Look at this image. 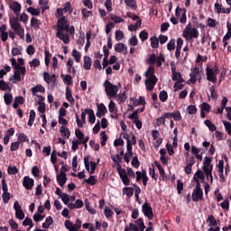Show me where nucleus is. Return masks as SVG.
I'll return each instance as SVG.
<instances>
[{
    "mask_svg": "<svg viewBox=\"0 0 231 231\" xmlns=\"http://www.w3.org/2000/svg\"><path fill=\"white\" fill-rule=\"evenodd\" d=\"M44 91H46V88H44L42 85H37L32 88V93L33 96L37 95V93H44Z\"/></svg>",
    "mask_w": 231,
    "mask_h": 231,
    "instance_id": "obj_37",
    "label": "nucleus"
},
{
    "mask_svg": "<svg viewBox=\"0 0 231 231\" xmlns=\"http://www.w3.org/2000/svg\"><path fill=\"white\" fill-rule=\"evenodd\" d=\"M10 62L14 69V71L21 70L22 75H26V67H21L17 64L15 58H11Z\"/></svg>",
    "mask_w": 231,
    "mask_h": 231,
    "instance_id": "obj_18",
    "label": "nucleus"
},
{
    "mask_svg": "<svg viewBox=\"0 0 231 231\" xmlns=\"http://www.w3.org/2000/svg\"><path fill=\"white\" fill-rule=\"evenodd\" d=\"M53 225V217H47L45 222L42 223V228L48 229Z\"/></svg>",
    "mask_w": 231,
    "mask_h": 231,
    "instance_id": "obj_38",
    "label": "nucleus"
},
{
    "mask_svg": "<svg viewBox=\"0 0 231 231\" xmlns=\"http://www.w3.org/2000/svg\"><path fill=\"white\" fill-rule=\"evenodd\" d=\"M110 19L115 23V24H119L120 23L125 22L122 17L113 14H110Z\"/></svg>",
    "mask_w": 231,
    "mask_h": 231,
    "instance_id": "obj_40",
    "label": "nucleus"
},
{
    "mask_svg": "<svg viewBox=\"0 0 231 231\" xmlns=\"http://www.w3.org/2000/svg\"><path fill=\"white\" fill-rule=\"evenodd\" d=\"M66 98L71 104H75V98L73 97L71 90L69 88H66Z\"/></svg>",
    "mask_w": 231,
    "mask_h": 231,
    "instance_id": "obj_45",
    "label": "nucleus"
},
{
    "mask_svg": "<svg viewBox=\"0 0 231 231\" xmlns=\"http://www.w3.org/2000/svg\"><path fill=\"white\" fill-rule=\"evenodd\" d=\"M57 181L60 187H64V185H66L68 178H66V173L64 171H60V174L57 175Z\"/></svg>",
    "mask_w": 231,
    "mask_h": 231,
    "instance_id": "obj_27",
    "label": "nucleus"
},
{
    "mask_svg": "<svg viewBox=\"0 0 231 231\" xmlns=\"http://www.w3.org/2000/svg\"><path fill=\"white\" fill-rule=\"evenodd\" d=\"M223 125L225 126L227 134H230L231 136V123L223 121Z\"/></svg>",
    "mask_w": 231,
    "mask_h": 231,
    "instance_id": "obj_64",
    "label": "nucleus"
},
{
    "mask_svg": "<svg viewBox=\"0 0 231 231\" xmlns=\"http://www.w3.org/2000/svg\"><path fill=\"white\" fill-rule=\"evenodd\" d=\"M142 210L143 215L148 217V219H152V217H154V214L152 213V208L151 207V205H149V203H144L142 206Z\"/></svg>",
    "mask_w": 231,
    "mask_h": 231,
    "instance_id": "obj_15",
    "label": "nucleus"
},
{
    "mask_svg": "<svg viewBox=\"0 0 231 231\" xmlns=\"http://www.w3.org/2000/svg\"><path fill=\"white\" fill-rule=\"evenodd\" d=\"M143 75L146 79H152V77H156V75H154V67L150 66Z\"/></svg>",
    "mask_w": 231,
    "mask_h": 231,
    "instance_id": "obj_34",
    "label": "nucleus"
},
{
    "mask_svg": "<svg viewBox=\"0 0 231 231\" xmlns=\"http://www.w3.org/2000/svg\"><path fill=\"white\" fill-rule=\"evenodd\" d=\"M86 111L88 115L89 123L93 124L95 122V120H97V117H95V112H93V109H89V110H86Z\"/></svg>",
    "mask_w": 231,
    "mask_h": 231,
    "instance_id": "obj_50",
    "label": "nucleus"
},
{
    "mask_svg": "<svg viewBox=\"0 0 231 231\" xmlns=\"http://www.w3.org/2000/svg\"><path fill=\"white\" fill-rule=\"evenodd\" d=\"M12 71V68L9 65H5L4 69L0 70V79H3L5 75H7Z\"/></svg>",
    "mask_w": 231,
    "mask_h": 231,
    "instance_id": "obj_43",
    "label": "nucleus"
},
{
    "mask_svg": "<svg viewBox=\"0 0 231 231\" xmlns=\"http://www.w3.org/2000/svg\"><path fill=\"white\" fill-rule=\"evenodd\" d=\"M192 199L193 201H199L200 199H203V190L201 189V187H197L195 190L192 193Z\"/></svg>",
    "mask_w": 231,
    "mask_h": 231,
    "instance_id": "obj_19",
    "label": "nucleus"
},
{
    "mask_svg": "<svg viewBox=\"0 0 231 231\" xmlns=\"http://www.w3.org/2000/svg\"><path fill=\"white\" fill-rule=\"evenodd\" d=\"M9 8L14 12V15H19L21 14V5L19 2H11L9 5Z\"/></svg>",
    "mask_w": 231,
    "mask_h": 231,
    "instance_id": "obj_22",
    "label": "nucleus"
},
{
    "mask_svg": "<svg viewBox=\"0 0 231 231\" xmlns=\"http://www.w3.org/2000/svg\"><path fill=\"white\" fill-rule=\"evenodd\" d=\"M9 24L13 32H14V33H16V35H18L20 39H24V28H23V26L21 25V23H19L18 18H15V17L9 18Z\"/></svg>",
    "mask_w": 231,
    "mask_h": 231,
    "instance_id": "obj_2",
    "label": "nucleus"
},
{
    "mask_svg": "<svg viewBox=\"0 0 231 231\" xmlns=\"http://www.w3.org/2000/svg\"><path fill=\"white\" fill-rule=\"evenodd\" d=\"M214 167L212 166V159L210 157H205L203 161L202 170L206 175L207 180L210 179V181H214V177L212 176V171Z\"/></svg>",
    "mask_w": 231,
    "mask_h": 231,
    "instance_id": "obj_4",
    "label": "nucleus"
},
{
    "mask_svg": "<svg viewBox=\"0 0 231 231\" xmlns=\"http://www.w3.org/2000/svg\"><path fill=\"white\" fill-rule=\"evenodd\" d=\"M85 182L88 185H97V177L92 175L88 179L85 180Z\"/></svg>",
    "mask_w": 231,
    "mask_h": 231,
    "instance_id": "obj_58",
    "label": "nucleus"
},
{
    "mask_svg": "<svg viewBox=\"0 0 231 231\" xmlns=\"http://www.w3.org/2000/svg\"><path fill=\"white\" fill-rule=\"evenodd\" d=\"M115 98H116V101L119 104H123V102H125V100H127V96H125V92H123L121 94H116V96H114Z\"/></svg>",
    "mask_w": 231,
    "mask_h": 231,
    "instance_id": "obj_36",
    "label": "nucleus"
},
{
    "mask_svg": "<svg viewBox=\"0 0 231 231\" xmlns=\"http://www.w3.org/2000/svg\"><path fill=\"white\" fill-rule=\"evenodd\" d=\"M151 46L152 48H158V46H160V40L156 37L151 38Z\"/></svg>",
    "mask_w": 231,
    "mask_h": 231,
    "instance_id": "obj_60",
    "label": "nucleus"
},
{
    "mask_svg": "<svg viewBox=\"0 0 231 231\" xmlns=\"http://www.w3.org/2000/svg\"><path fill=\"white\" fill-rule=\"evenodd\" d=\"M31 26L34 28V30H39V26H41V21L35 17L31 18Z\"/></svg>",
    "mask_w": 231,
    "mask_h": 231,
    "instance_id": "obj_39",
    "label": "nucleus"
},
{
    "mask_svg": "<svg viewBox=\"0 0 231 231\" xmlns=\"http://www.w3.org/2000/svg\"><path fill=\"white\" fill-rule=\"evenodd\" d=\"M207 223H208V226H209V228L219 226V220H217L216 217H214V216H212V215L208 216Z\"/></svg>",
    "mask_w": 231,
    "mask_h": 231,
    "instance_id": "obj_25",
    "label": "nucleus"
},
{
    "mask_svg": "<svg viewBox=\"0 0 231 231\" xmlns=\"http://www.w3.org/2000/svg\"><path fill=\"white\" fill-rule=\"evenodd\" d=\"M93 64V61L91 60V58L88 56L84 57V63L83 68L84 69H91V65Z\"/></svg>",
    "mask_w": 231,
    "mask_h": 231,
    "instance_id": "obj_33",
    "label": "nucleus"
},
{
    "mask_svg": "<svg viewBox=\"0 0 231 231\" xmlns=\"http://www.w3.org/2000/svg\"><path fill=\"white\" fill-rule=\"evenodd\" d=\"M187 111L189 115H196V113H198V108H196V106L194 105H189L187 107Z\"/></svg>",
    "mask_w": 231,
    "mask_h": 231,
    "instance_id": "obj_56",
    "label": "nucleus"
},
{
    "mask_svg": "<svg viewBox=\"0 0 231 231\" xmlns=\"http://www.w3.org/2000/svg\"><path fill=\"white\" fill-rule=\"evenodd\" d=\"M128 43L130 46H138V38L136 36H132L128 40Z\"/></svg>",
    "mask_w": 231,
    "mask_h": 231,
    "instance_id": "obj_57",
    "label": "nucleus"
},
{
    "mask_svg": "<svg viewBox=\"0 0 231 231\" xmlns=\"http://www.w3.org/2000/svg\"><path fill=\"white\" fill-rule=\"evenodd\" d=\"M23 226H29L28 230H31V228H33V221L32 220V218L26 217L23 221Z\"/></svg>",
    "mask_w": 231,
    "mask_h": 231,
    "instance_id": "obj_48",
    "label": "nucleus"
},
{
    "mask_svg": "<svg viewBox=\"0 0 231 231\" xmlns=\"http://www.w3.org/2000/svg\"><path fill=\"white\" fill-rule=\"evenodd\" d=\"M100 136H101V145L102 147H104V145H106L107 142V135L106 134V132H101Z\"/></svg>",
    "mask_w": 231,
    "mask_h": 231,
    "instance_id": "obj_63",
    "label": "nucleus"
},
{
    "mask_svg": "<svg viewBox=\"0 0 231 231\" xmlns=\"http://www.w3.org/2000/svg\"><path fill=\"white\" fill-rule=\"evenodd\" d=\"M171 80L174 82H185V79H183V77H181V73L180 71L176 70V64L174 61L171 62Z\"/></svg>",
    "mask_w": 231,
    "mask_h": 231,
    "instance_id": "obj_10",
    "label": "nucleus"
},
{
    "mask_svg": "<svg viewBox=\"0 0 231 231\" xmlns=\"http://www.w3.org/2000/svg\"><path fill=\"white\" fill-rule=\"evenodd\" d=\"M114 48L115 51H116L117 53H124L125 55H127V46H125L124 43H116Z\"/></svg>",
    "mask_w": 231,
    "mask_h": 231,
    "instance_id": "obj_23",
    "label": "nucleus"
},
{
    "mask_svg": "<svg viewBox=\"0 0 231 231\" xmlns=\"http://www.w3.org/2000/svg\"><path fill=\"white\" fill-rule=\"evenodd\" d=\"M225 162L224 161H219L218 164H217V169H218V172H219V176L220 178H223V171L225 169Z\"/></svg>",
    "mask_w": 231,
    "mask_h": 231,
    "instance_id": "obj_53",
    "label": "nucleus"
},
{
    "mask_svg": "<svg viewBox=\"0 0 231 231\" xmlns=\"http://www.w3.org/2000/svg\"><path fill=\"white\" fill-rule=\"evenodd\" d=\"M34 185H35V180L33 179L30 178L29 176L23 177V187H24L26 190H32Z\"/></svg>",
    "mask_w": 231,
    "mask_h": 231,
    "instance_id": "obj_16",
    "label": "nucleus"
},
{
    "mask_svg": "<svg viewBox=\"0 0 231 231\" xmlns=\"http://www.w3.org/2000/svg\"><path fill=\"white\" fill-rule=\"evenodd\" d=\"M207 24L209 26V28H216V26H217V22L212 18H208Z\"/></svg>",
    "mask_w": 231,
    "mask_h": 231,
    "instance_id": "obj_61",
    "label": "nucleus"
},
{
    "mask_svg": "<svg viewBox=\"0 0 231 231\" xmlns=\"http://www.w3.org/2000/svg\"><path fill=\"white\" fill-rule=\"evenodd\" d=\"M116 171L118 172L119 178L121 180V181L124 183V185H125L126 187H128V185H131V179L134 180L136 174L134 173V171H133L132 168H128V169H124L122 168V165H118V167H116Z\"/></svg>",
    "mask_w": 231,
    "mask_h": 231,
    "instance_id": "obj_1",
    "label": "nucleus"
},
{
    "mask_svg": "<svg viewBox=\"0 0 231 231\" xmlns=\"http://www.w3.org/2000/svg\"><path fill=\"white\" fill-rule=\"evenodd\" d=\"M205 125L209 129V131H216L217 127L216 125H214L210 120H205L204 121Z\"/></svg>",
    "mask_w": 231,
    "mask_h": 231,
    "instance_id": "obj_51",
    "label": "nucleus"
},
{
    "mask_svg": "<svg viewBox=\"0 0 231 231\" xmlns=\"http://www.w3.org/2000/svg\"><path fill=\"white\" fill-rule=\"evenodd\" d=\"M123 196H127L128 198H132L133 194H134V189L125 187L122 189Z\"/></svg>",
    "mask_w": 231,
    "mask_h": 231,
    "instance_id": "obj_35",
    "label": "nucleus"
},
{
    "mask_svg": "<svg viewBox=\"0 0 231 231\" xmlns=\"http://www.w3.org/2000/svg\"><path fill=\"white\" fill-rule=\"evenodd\" d=\"M159 98L161 102H167V98H169V95L167 94V91L162 90L160 92Z\"/></svg>",
    "mask_w": 231,
    "mask_h": 231,
    "instance_id": "obj_52",
    "label": "nucleus"
},
{
    "mask_svg": "<svg viewBox=\"0 0 231 231\" xmlns=\"http://www.w3.org/2000/svg\"><path fill=\"white\" fill-rule=\"evenodd\" d=\"M51 59V53H50V51L45 50L44 51V61H45V66H50V60Z\"/></svg>",
    "mask_w": 231,
    "mask_h": 231,
    "instance_id": "obj_46",
    "label": "nucleus"
},
{
    "mask_svg": "<svg viewBox=\"0 0 231 231\" xmlns=\"http://www.w3.org/2000/svg\"><path fill=\"white\" fill-rule=\"evenodd\" d=\"M27 12L31 14V15L37 16L41 14V8L28 7Z\"/></svg>",
    "mask_w": 231,
    "mask_h": 231,
    "instance_id": "obj_42",
    "label": "nucleus"
},
{
    "mask_svg": "<svg viewBox=\"0 0 231 231\" xmlns=\"http://www.w3.org/2000/svg\"><path fill=\"white\" fill-rule=\"evenodd\" d=\"M115 39L116 41H122V39H124V32H122L121 30H117L115 32Z\"/></svg>",
    "mask_w": 231,
    "mask_h": 231,
    "instance_id": "obj_55",
    "label": "nucleus"
},
{
    "mask_svg": "<svg viewBox=\"0 0 231 231\" xmlns=\"http://www.w3.org/2000/svg\"><path fill=\"white\" fill-rule=\"evenodd\" d=\"M21 75H23L21 70H14V75L9 78V82H12V84H17V82H21Z\"/></svg>",
    "mask_w": 231,
    "mask_h": 231,
    "instance_id": "obj_21",
    "label": "nucleus"
},
{
    "mask_svg": "<svg viewBox=\"0 0 231 231\" xmlns=\"http://www.w3.org/2000/svg\"><path fill=\"white\" fill-rule=\"evenodd\" d=\"M105 88V92L107 97H110L111 98L116 97V94L122 88V85L118 83L117 85H113L109 80H106L103 84Z\"/></svg>",
    "mask_w": 231,
    "mask_h": 231,
    "instance_id": "obj_3",
    "label": "nucleus"
},
{
    "mask_svg": "<svg viewBox=\"0 0 231 231\" xmlns=\"http://www.w3.org/2000/svg\"><path fill=\"white\" fill-rule=\"evenodd\" d=\"M24 104V98L21 96L14 97V103L13 104V107L17 109L19 106H23Z\"/></svg>",
    "mask_w": 231,
    "mask_h": 231,
    "instance_id": "obj_32",
    "label": "nucleus"
},
{
    "mask_svg": "<svg viewBox=\"0 0 231 231\" xmlns=\"http://www.w3.org/2000/svg\"><path fill=\"white\" fill-rule=\"evenodd\" d=\"M64 14H73V7L71 6V3L66 2L63 5V8H58L55 13V17H62Z\"/></svg>",
    "mask_w": 231,
    "mask_h": 231,
    "instance_id": "obj_8",
    "label": "nucleus"
},
{
    "mask_svg": "<svg viewBox=\"0 0 231 231\" xmlns=\"http://www.w3.org/2000/svg\"><path fill=\"white\" fill-rule=\"evenodd\" d=\"M7 172L10 175H14V174H17V172H19V170H17V167L15 166H9L7 168Z\"/></svg>",
    "mask_w": 231,
    "mask_h": 231,
    "instance_id": "obj_62",
    "label": "nucleus"
},
{
    "mask_svg": "<svg viewBox=\"0 0 231 231\" xmlns=\"http://www.w3.org/2000/svg\"><path fill=\"white\" fill-rule=\"evenodd\" d=\"M60 133L61 134L62 138L65 140L69 139V136H71V132H69V129L66 126H61L60 128Z\"/></svg>",
    "mask_w": 231,
    "mask_h": 231,
    "instance_id": "obj_31",
    "label": "nucleus"
},
{
    "mask_svg": "<svg viewBox=\"0 0 231 231\" xmlns=\"http://www.w3.org/2000/svg\"><path fill=\"white\" fill-rule=\"evenodd\" d=\"M99 162H100V159L97 160V162H89V157H85L84 158L85 169L88 171V172H89V174H95L97 165H98Z\"/></svg>",
    "mask_w": 231,
    "mask_h": 231,
    "instance_id": "obj_9",
    "label": "nucleus"
},
{
    "mask_svg": "<svg viewBox=\"0 0 231 231\" xmlns=\"http://www.w3.org/2000/svg\"><path fill=\"white\" fill-rule=\"evenodd\" d=\"M106 113H107V108L106 107V106L104 104H99L97 106V112L96 114L97 118L104 116V115Z\"/></svg>",
    "mask_w": 231,
    "mask_h": 231,
    "instance_id": "obj_28",
    "label": "nucleus"
},
{
    "mask_svg": "<svg viewBox=\"0 0 231 231\" xmlns=\"http://www.w3.org/2000/svg\"><path fill=\"white\" fill-rule=\"evenodd\" d=\"M128 229L134 231H143L145 230V224H143V220L139 218L134 221V223H130Z\"/></svg>",
    "mask_w": 231,
    "mask_h": 231,
    "instance_id": "obj_12",
    "label": "nucleus"
},
{
    "mask_svg": "<svg viewBox=\"0 0 231 231\" xmlns=\"http://www.w3.org/2000/svg\"><path fill=\"white\" fill-rule=\"evenodd\" d=\"M0 33H1L2 42H6L8 41V32H6V24H3L0 27Z\"/></svg>",
    "mask_w": 231,
    "mask_h": 231,
    "instance_id": "obj_29",
    "label": "nucleus"
},
{
    "mask_svg": "<svg viewBox=\"0 0 231 231\" xmlns=\"http://www.w3.org/2000/svg\"><path fill=\"white\" fill-rule=\"evenodd\" d=\"M210 109L212 107L208 105V103L204 102L200 106V116L201 118H205L206 115H208L210 113Z\"/></svg>",
    "mask_w": 231,
    "mask_h": 231,
    "instance_id": "obj_20",
    "label": "nucleus"
},
{
    "mask_svg": "<svg viewBox=\"0 0 231 231\" xmlns=\"http://www.w3.org/2000/svg\"><path fill=\"white\" fill-rule=\"evenodd\" d=\"M4 100L6 106H10L14 100V96L10 93H6L4 95Z\"/></svg>",
    "mask_w": 231,
    "mask_h": 231,
    "instance_id": "obj_41",
    "label": "nucleus"
},
{
    "mask_svg": "<svg viewBox=\"0 0 231 231\" xmlns=\"http://www.w3.org/2000/svg\"><path fill=\"white\" fill-rule=\"evenodd\" d=\"M23 51V48L21 47H14L11 50V54L13 55V57H17V55H21Z\"/></svg>",
    "mask_w": 231,
    "mask_h": 231,
    "instance_id": "obj_47",
    "label": "nucleus"
},
{
    "mask_svg": "<svg viewBox=\"0 0 231 231\" xmlns=\"http://www.w3.org/2000/svg\"><path fill=\"white\" fill-rule=\"evenodd\" d=\"M182 35L186 41H192V39L199 37V32H198V29L192 28V24L189 23L184 29Z\"/></svg>",
    "mask_w": 231,
    "mask_h": 231,
    "instance_id": "obj_5",
    "label": "nucleus"
},
{
    "mask_svg": "<svg viewBox=\"0 0 231 231\" xmlns=\"http://www.w3.org/2000/svg\"><path fill=\"white\" fill-rule=\"evenodd\" d=\"M108 110L109 113H116L118 111V109L116 108V104L114 103V101H110L108 105Z\"/></svg>",
    "mask_w": 231,
    "mask_h": 231,
    "instance_id": "obj_54",
    "label": "nucleus"
},
{
    "mask_svg": "<svg viewBox=\"0 0 231 231\" xmlns=\"http://www.w3.org/2000/svg\"><path fill=\"white\" fill-rule=\"evenodd\" d=\"M0 89L2 91H12L10 85L5 82V80L0 79Z\"/></svg>",
    "mask_w": 231,
    "mask_h": 231,
    "instance_id": "obj_44",
    "label": "nucleus"
},
{
    "mask_svg": "<svg viewBox=\"0 0 231 231\" xmlns=\"http://www.w3.org/2000/svg\"><path fill=\"white\" fill-rule=\"evenodd\" d=\"M71 56L74 58L76 62H80V59L82 56L80 55V52H79V51L73 50L71 52Z\"/></svg>",
    "mask_w": 231,
    "mask_h": 231,
    "instance_id": "obj_49",
    "label": "nucleus"
},
{
    "mask_svg": "<svg viewBox=\"0 0 231 231\" xmlns=\"http://www.w3.org/2000/svg\"><path fill=\"white\" fill-rule=\"evenodd\" d=\"M219 73V69L217 66H215L214 68L208 67L206 69V77L207 80L209 82H212L213 84H216L217 82V74Z\"/></svg>",
    "mask_w": 231,
    "mask_h": 231,
    "instance_id": "obj_7",
    "label": "nucleus"
},
{
    "mask_svg": "<svg viewBox=\"0 0 231 231\" xmlns=\"http://www.w3.org/2000/svg\"><path fill=\"white\" fill-rule=\"evenodd\" d=\"M75 135H76V138H78V140H79V142H82V140H84V133H82V131H80V129L75 130Z\"/></svg>",
    "mask_w": 231,
    "mask_h": 231,
    "instance_id": "obj_59",
    "label": "nucleus"
},
{
    "mask_svg": "<svg viewBox=\"0 0 231 231\" xmlns=\"http://www.w3.org/2000/svg\"><path fill=\"white\" fill-rule=\"evenodd\" d=\"M198 79L199 80V68L195 67L193 69H191L189 82H190V84H196Z\"/></svg>",
    "mask_w": 231,
    "mask_h": 231,
    "instance_id": "obj_17",
    "label": "nucleus"
},
{
    "mask_svg": "<svg viewBox=\"0 0 231 231\" xmlns=\"http://www.w3.org/2000/svg\"><path fill=\"white\" fill-rule=\"evenodd\" d=\"M38 104H39L38 111L42 113V115H44V113H46V104L44 103V97H42V96H40Z\"/></svg>",
    "mask_w": 231,
    "mask_h": 231,
    "instance_id": "obj_30",
    "label": "nucleus"
},
{
    "mask_svg": "<svg viewBox=\"0 0 231 231\" xmlns=\"http://www.w3.org/2000/svg\"><path fill=\"white\" fill-rule=\"evenodd\" d=\"M158 83V78L157 77H152V78H148L144 80V84L146 86L147 91H152L154 89V87Z\"/></svg>",
    "mask_w": 231,
    "mask_h": 231,
    "instance_id": "obj_14",
    "label": "nucleus"
},
{
    "mask_svg": "<svg viewBox=\"0 0 231 231\" xmlns=\"http://www.w3.org/2000/svg\"><path fill=\"white\" fill-rule=\"evenodd\" d=\"M130 102L132 105H134V107H137V106H145V97H140L139 99L131 97Z\"/></svg>",
    "mask_w": 231,
    "mask_h": 231,
    "instance_id": "obj_24",
    "label": "nucleus"
},
{
    "mask_svg": "<svg viewBox=\"0 0 231 231\" xmlns=\"http://www.w3.org/2000/svg\"><path fill=\"white\" fill-rule=\"evenodd\" d=\"M69 33L70 35L75 33V27L70 26L69 30L57 31L56 37H58L60 41H62L64 44H69Z\"/></svg>",
    "mask_w": 231,
    "mask_h": 231,
    "instance_id": "obj_6",
    "label": "nucleus"
},
{
    "mask_svg": "<svg viewBox=\"0 0 231 231\" xmlns=\"http://www.w3.org/2000/svg\"><path fill=\"white\" fill-rule=\"evenodd\" d=\"M215 12L217 14H230L231 9L230 8H223V5L219 3L215 4Z\"/></svg>",
    "mask_w": 231,
    "mask_h": 231,
    "instance_id": "obj_26",
    "label": "nucleus"
},
{
    "mask_svg": "<svg viewBox=\"0 0 231 231\" xmlns=\"http://www.w3.org/2000/svg\"><path fill=\"white\" fill-rule=\"evenodd\" d=\"M58 19L57 21V31H62V30H69L71 27H69V24H68V19L66 16H60L56 17Z\"/></svg>",
    "mask_w": 231,
    "mask_h": 231,
    "instance_id": "obj_11",
    "label": "nucleus"
},
{
    "mask_svg": "<svg viewBox=\"0 0 231 231\" xmlns=\"http://www.w3.org/2000/svg\"><path fill=\"white\" fill-rule=\"evenodd\" d=\"M14 210L15 212V217L17 219L23 220L24 219V211H23V208L21 207V204H19V201L15 200L14 203Z\"/></svg>",
    "mask_w": 231,
    "mask_h": 231,
    "instance_id": "obj_13",
    "label": "nucleus"
}]
</instances>
